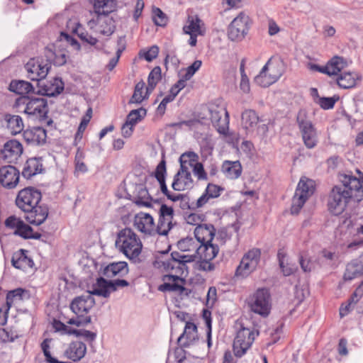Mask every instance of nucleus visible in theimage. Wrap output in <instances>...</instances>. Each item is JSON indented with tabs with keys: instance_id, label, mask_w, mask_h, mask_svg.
<instances>
[{
	"instance_id": "nucleus-1",
	"label": "nucleus",
	"mask_w": 363,
	"mask_h": 363,
	"mask_svg": "<svg viewBox=\"0 0 363 363\" xmlns=\"http://www.w3.org/2000/svg\"><path fill=\"white\" fill-rule=\"evenodd\" d=\"M338 178L344 189L340 186H335L331 189L328 199V210L335 216H338L344 211L351 199L357 202L363 200V188L360 180L354 176L345 174H340Z\"/></svg>"
},
{
	"instance_id": "nucleus-2",
	"label": "nucleus",
	"mask_w": 363,
	"mask_h": 363,
	"mask_svg": "<svg viewBox=\"0 0 363 363\" xmlns=\"http://www.w3.org/2000/svg\"><path fill=\"white\" fill-rule=\"evenodd\" d=\"M116 246L129 259L135 263L140 262L138 257L141 253L143 245L138 236L131 228H125L118 233Z\"/></svg>"
},
{
	"instance_id": "nucleus-3",
	"label": "nucleus",
	"mask_w": 363,
	"mask_h": 363,
	"mask_svg": "<svg viewBox=\"0 0 363 363\" xmlns=\"http://www.w3.org/2000/svg\"><path fill=\"white\" fill-rule=\"evenodd\" d=\"M202 125H208L211 123L217 131L226 135L229 128V114L224 107L211 105L201 109Z\"/></svg>"
},
{
	"instance_id": "nucleus-4",
	"label": "nucleus",
	"mask_w": 363,
	"mask_h": 363,
	"mask_svg": "<svg viewBox=\"0 0 363 363\" xmlns=\"http://www.w3.org/2000/svg\"><path fill=\"white\" fill-rule=\"evenodd\" d=\"M16 106L18 108L21 106H24L23 112L30 116L38 118L40 121L48 118V101L44 98L21 96L16 99Z\"/></svg>"
},
{
	"instance_id": "nucleus-5",
	"label": "nucleus",
	"mask_w": 363,
	"mask_h": 363,
	"mask_svg": "<svg viewBox=\"0 0 363 363\" xmlns=\"http://www.w3.org/2000/svg\"><path fill=\"white\" fill-rule=\"evenodd\" d=\"M296 123L305 146L308 149L314 148L318 143L317 130L308 118L306 110H299L296 116Z\"/></svg>"
},
{
	"instance_id": "nucleus-6",
	"label": "nucleus",
	"mask_w": 363,
	"mask_h": 363,
	"mask_svg": "<svg viewBox=\"0 0 363 363\" xmlns=\"http://www.w3.org/2000/svg\"><path fill=\"white\" fill-rule=\"evenodd\" d=\"M195 255H183L179 252L174 251L171 253V257L162 262L165 271L173 274H178L181 277L186 275L187 263L195 261Z\"/></svg>"
},
{
	"instance_id": "nucleus-7",
	"label": "nucleus",
	"mask_w": 363,
	"mask_h": 363,
	"mask_svg": "<svg viewBox=\"0 0 363 363\" xmlns=\"http://www.w3.org/2000/svg\"><path fill=\"white\" fill-rule=\"evenodd\" d=\"M271 296L266 288L258 289L248 300L251 311L262 317H267L271 310Z\"/></svg>"
},
{
	"instance_id": "nucleus-8",
	"label": "nucleus",
	"mask_w": 363,
	"mask_h": 363,
	"mask_svg": "<svg viewBox=\"0 0 363 363\" xmlns=\"http://www.w3.org/2000/svg\"><path fill=\"white\" fill-rule=\"evenodd\" d=\"M41 199V192L34 187L29 186L18 191L15 203L24 212L32 209L34 205L40 203Z\"/></svg>"
},
{
	"instance_id": "nucleus-9",
	"label": "nucleus",
	"mask_w": 363,
	"mask_h": 363,
	"mask_svg": "<svg viewBox=\"0 0 363 363\" xmlns=\"http://www.w3.org/2000/svg\"><path fill=\"white\" fill-rule=\"evenodd\" d=\"M249 16L243 12H240L235 17L228 28V38L232 41H241L249 30Z\"/></svg>"
},
{
	"instance_id": "nucleus-10",
	"label": "nucleus",
	"mask_w": 363,
	"mask_h": 363,
	"mask_svg": "<svg viewBox=\"0 0 363 363\" xmlns=\"http://www.w3.org/2000/svg\"><path fill=\"white\" fill-rule=\"evenodd\" d=\"M255 340V332L250 328L241 327L233 342V352L237 357H242Z\"/></svg>"
},
{
	"instance_id": "nucleus-11",
	"label": "nucleus",
	"mask_w": 363,
	"mask_h": 363,
	"mask_svg": "<svg viewBox=\"0 0 363 363\" xmlns=\"http://www.w3.org/2000/svg\"><path fill=\"white\" fill-rule=\"evenodd\" d=\"M261 257V250L258 248H253L249 250L242 258V260L237 267L235 274L237 276L245 277L255 271Z\"/></svg>"
},
{
	"instance_id": "nucleus-12",
	"label": "nucleus",
	"mask_w": 363,
	"mask_h": 363,
	"mask_svg": "<svg viewBox=\"0 0 363 363\" xmlns=\"http://www.w3.org/2000/svg\"><path fill=\"white\" fill-rule=\"evenodd\" d=\"M269 60L262 67L259 74L255 77V82L260 86L268 87L275 83L282 75L283 72L279 69V65L269 67L270 65Z\"/></svg>"
},
{
	"instance_id": "nucleus-13",
	"label": "nucleus",
	"mask_w": 363,
	"mask_h": 363,
	"mask_svg": "<svg viewBox=\"0 0 363 363\" xmlns=\"http://www.w3.org/2000/svg\"><path fill=\"white\" fill-rule=\"evenodd\" d=\"M199 340L197 326L192 322L186 323L184 332L178 337L177 344L179 348L175 350V353L184 352V349L190 347Z\"/></svg>"
},
{
	"instance_id": "nucleus-14",
	"label": "nucleus",
	"mask_w": 363,
	"mask_h": 363,
	"mask_svg": "<svg viewBox=\"0 0 363 363\" xmlns=\"http://www.w3.org/2000/svg\"><path fill=\"white\" fill-rule=\"evenodd\" d=\"M5 226L10 229H15L13 235L25 240L29 239L33 228L26 224L21 218L14 215L9 216L4 221Z\"/></svg>"
},
{
	"instance_id": "nucleus-15",
	"label": "nucleus",
	"mask_w": 363,
	"mask_h": 363,
	"mask_svg": "<svg viewBox=\"0 0 363 363\" xmlns=\"http://www.w3.org/2000/svg\"><path fill=\"white\" fill-rule=\"evenodd\" d=\"M50 64H43L38 60L30 59L25 65V69L28 72V77L31 81L44 79L50 69Z\"/></svg>"
},
{
	"instance_id": "nucleus-16",
	"label": "nucleus",
	"mask_w": 363,
	"mask_h": 363,
	"mask_svg": "<svg viewBox=\"0 0 363 363\" xmlns=\"http://www.w3.org/2000/svg\"><path fill=\"white\" fill-rule=\"evenodd\" d=\"M19 170L14 166L4 165L0 167V184L6 189L15 188L19 182Z\"/></svg>"
},
{
	"instance_id": "nucleus-17",
	"label": "nucleus",
	"mask_w": 363,
	"mask_h": 363,
	"mask_svg": "<svg viewBox=\"0 0 363 363\" xmlns=\"http://www.w3.org/2000/svg\"><path fill=\"white\" fill-rule=\"evenodd\" d=\"M95 305V300L91 293L74 298L70 303V308L77 315L86 314Z\"/></svg>"
},
{
	"instance_id": "nucleus-18",
	"label": "nucleus",
	"mask_w": 363,
	"mask_h": 363,
	"mask_svg": "<svg viewBox=\"0 0 363 363\" xmlns=\"http://www.w3.org/2000/svg\"><path fill=\"white\" fill-rule=\"evenodd\" d=\"M43 79L35 80L37 82L38 90H35L34 94H37L41 96H47L55 97L60 94L64 90V82L61 79L57 77L54 78L53 83L50 86L46 85L42 82Z\"/></svg>"
},
{
	"instance_id": "nucleus-19",
	"label": "nucleus",
	"mask_w": 363,
	"mask_h": 363,
	"mask_svg": "<svg viewBox=\"0 0 363 363\" xmlns=\"http://www.w3.org/2000/svg\"><path fill=\"white\" fill-rule=\"evenodd\" d=\"M26 213L25 219L32 225H40L47 219L49 213V208L46 204L34 205L33 208Z\"/></svg>"
},
{
	"instance_id": "nucleus-20",
	"label": "nucleus",
	"mask_w": 363,
	"mask_h": 363,
	"mask_svg": "<svg viewBox=\"0 0 363 363\" xmlns=\"http://www.w3.org/2000/svg\"><path fill=\"white\" fill-rule=\"evenodd\" d=\"M134 225L138 230L146 235H155L157 234L154 219L149 213L143 212L138 213L134 218Z\"/></svg>"
},
{
	"instance_id": "nucleus-21",
	"label": "nucleus",
	"mask_w": 363,
	"mask_h": 363,
	"mask_svg": "<svg viewBox=\"0 0 363 363\" xmlns=\"http://www.w3.org/2000/svg\"><path fill=\"white\" fill-rule=\"evenodd\" d=\"M162 281L164 283L158 287V290L160 291H179L182 293L186 289L182 285L184 283V279L178 274H165L162 276Z\"/></svg>"
},
{
	"instance_id": "nucleus-22",
	"label": "nucleus",
	"mask_w": 363,
	"mask_h": 363,
	"mask_svg": "<svg viewBox=\"0 0 363 363\" xmlns=\"http://www.w3.org/2000/svg\"><path fill=\"white\" fill-rule=\"evenodd\" d=\"M23 153V146L16 140L7 141L1 150L3 159L8 163L14 162Z\"/></svg>"
},
{
	"instance_id": "nucleus-23",
	"label": "nucleus",
	"mask_w": 363,
	"mask_h": 363,
	"mask_svg": "<svg viewBox=\"0 0 363 363\" xmlns=\"http://www.w3.org/2000/svg\"><path fill=\"white\" fill-rule=\"evenodd\" d=\"M29 251L24 249H20L14 252L11 257L12 266L18 269L26 271L28 269L33 268L34 262L33 259L28 256Z\"/></svg>"
},
{
	"instance_id": "nucleus-24",
	"label": "nucleus",
	"mask_w": 363,
	"mask_h": 363,
	"mask_svg": "<svg viewBox=\"0 0 363 363\" xmlns=\"http://www.w3.org/2000/svg\"><path fill=\"white\" fill-rule=\"evenodd\" d=\"M23 137L28 144L41 145L46 142L47 133L43 128L35 126L24 130Z\"/></svg>"
},
{
	"instance_id": "nucleus-25",
	"label": "nucleus",
	"mask_w": 363,
	"mask_h": 363,
	"mask_svg": "<svg viewBox=\"0 0 363 363\" xmlns=\"http://www.w3.org/2000/svg\"><path fill=\"white\" fill-rule=\"evenodd\" d=\"M194 236L199 244L212 242L216 235V228L212 224L198 225L194 230Z\"/></svg>"
},
{
	"instance_id": "nucleus-26",
	"label": "nucleus",
	"mask_w": 363,
	"mask_h": 363,
	"mask_svg": "<svg viewBox=\"0 0 363 363\" xmlns=\"http://www.w3.org/2000/svg\"><path fill=\"white\" fill-rule=\"evenodd\" d=\"M128 272V266L125 262L110 263L101 271L102 274L108 278H112L116 276L123 277L126 276Z\"/></svg>"
},
{
	"instance_id": "nucleus-27",
	"label": "nucleus",
	"mask_w": 363,
	"mask_h": 363,
	"mask_svg": "<svg viewBox=\"0 0 363 363\" xmlns=\"http://www.w3.org/2000/svg\"><path fill=\"white\" fill-rule=\"evenodd\" d=\"M86 352V345L80 341L72 342L65 351V355L69 359L77 362L82 359Z\"/></svg>"
},
{
	"instance_id": "nucleus-28",
	"label": "nucleus",
	"mask_w": 363,
	"mask_h": 363,
	"mask_svg": "<svg viewBox=\"0 0 363 363\" xmlns=\"http://www.w3.org/2000/svg\"><path fill=\"white\" fill-rule=\"evenodd\" d=\"M194 186V180L191 177V172L177 173L172 184V188L174 191H181L185 189H191Z\"/></svg>"
},
{
	"instance_id": "nucleus-29",
	"label": "nucleus",
	"mask_w": 363,
	"mask_h": 363,
	"mask_svg": "<svg viewBox=\"0 0 363 363\" xmlns=\"http://www.w3.org/2000/svg\"><path fill=\"white\" fill-rule=\"evenodd\" d=\"M43 171L41 158L32 157L28 159L24 164L22 175L26 179H30L37 174L43 173Z\"/></svg>"
},
{
	"instance_id": "nucleus-30",
	"label": "nucleus",
	"mask_w": 363,
	"mask_h": 363,
	"mask_svg": "<svg viewBox=\"0 0 363 363\" xmlns=\"http://www.w3.org/2000/svg\"><path fill=\"white\" fill-rule=\"evenodd\" d=\"M9 90L21 96H28V94L35 93L33 85L25 80L13 79L9 84Z\"/></svg>"
},
{
	"instance_id": "nucleus-31",
	"label": "nucleus",
	"mask_w": 363,
	"mask_h": 363,
	"mask_svg": "<svg viewBox=\"0 0 363 363\" xmlns=\"http://www.w3.org/2000/svg\"><path fill=\"white\" fill-rule=\"evenodd\" d=\"M219 252L218 245L213 244L212 242H206L199 245L197 247V252L194 254L196 258L203 259L207 260L213 259Z\"/></svg>"
},
{
	"instance_id": "nucleus-32",
	"label": "nucleus",
	"mask_w": 363,
	"mask_h": 363,
	"mask_svg": "<svg viewBox=\"0 0 363 363\" xmlns=\"http://www.w3.org/2000/svg\"><path fill=\"white\" fill-rule=\"evenodd\" d=\"M135 191H137V194L133 201L138 206L150 207L152 201L155 203H160L159 199H152L147 189L143 184L137 185Z\"/></svg>"
},
{
	"instance_id": "nucleus-33",
	"label": "nucleus",
	"mask_w": 363,
	"mask_h": 363,
	"mask_svg": "<svg viewBox=\"0 0 363 363\" xmlns=\"http://www.w3.org/2000/svg\"><path fill=\"white\" fill-rule=\"evenodd\" d=\"M362 275H363V262L358 257L347 264L344 279L346 281H350Z\"/></svg>"
},
{
	"instance_id": "nucleus-34",
	"label": "nucleus",
	"mask_w": 363,
	"mask_h": 363,
	"mask_svg": "<svg viewBox=\"0 0 363 363\" xmlns=\"http://www.w3.org/2000/svg\"><path fill=\"white\" fill-rule=\"evenodd\" d=\"M111 280H107L102 277L96 279V284L93 285L92 291H89L91 295H96L108 298L110 296Z\"/></svg>"
},
{
	"instance_id": "nucleus-35",
	"label": "nucleus",
	"mask_w": 363,
	"mask_h": 363,
	"mask_svg": "<svg viewBox=\"0 0 363 363\" xmlns=\"http://www.w3.org/2000/svg\"><path fill=\"white\" fill-rule=\"evenodd\" d=\"M29 298L30 293L26 289L22 288H17L13 290L9 291L6 294V300L7 311L9 310V308L14 303L18 301H22L25 299Z\"/></svg>"
},
{
	"instance_id": "nucleus-36",
	"label": "nucleus",
	"mask_w": 363,
	"mask_h": 363,
	"mask_svg": "<svg viewBox=\"0 0 363 363\" xmlns=\"http://www.w3.org/2000/svg\"><path fill=\"white\" fill-rule=\"evenodd\" d=\"M4 121L6 122V127L12 135L20 133L23 130V123L21 116L6 113Z\"/></svg>"
},
{
	"instance_id": "nucleus-37",
	"label": "nucleus",
	"mask_w": 363,
	"mask_h": 363,
	"mask_svg": "<svg viewBox=\"0 0 363 363\" xmlns=\"http://www.w3.org/2000/svg\"><path fill=\"white\" fill-rule=\"evenodd\" d=\"M359 78V74L356 72H345L337 77L336 81L340 87L350 89L356 85V82Z\"/></svg>"
},
{
	"instance_id": "nucleus-38",
	"label": "nucleus",
	"mask_w": 363,
	"mask_h": 363,
	"mask_svg": "<svg viewBox=\"0 0 363 363\" xmlns=\"http://www.w3.org/2000/svg\"><path fill=\"white\" fill-rule=\"evenodd\" d=\"M116 8V2L114 0H94V9L99 15L108 16Z\"/></svg>"
},
{
	"instance_id": "nucleus-39",
	"label": "nucleus",
	"mask_w": 363,
	"mask_h": 363,
	"mask_svg": "<svg viewBox=\"0 0 363 363\" xmlns=\"http://www.w3.org/2000/svg\"><path fill=\"white\" fill-rule=\"evenodd\" d=\"M222 170L228 178L237 179L242 173V166L239 161H225L222 165Z\"/></svg>"
},
{
	"instance_id": "nucleus-40",
	"label": "nucleus",
	"mask_w": 363,
	"mask_h": 363,
	"mask_svg": "<svg viewBox=\"0 0 363 363\" xmlns=\"http://www.w3.org/2000/svg\"><path fill=\"white\" fill-rule=\"evenodd\" d=\"M259 121V118L253 110H245L242 113V124L248 130H253Z\"/></svg>"
},
{
	"instance_id": "nucleus-41",
	"label": "nucleus",
	"mask_w": 363,
	"mask_h": 363,
	"mask_svg": "<svg viewBox=\"0 0 363 363\" xmlns=\"http://www.w3.org/2000/svg\"><path fill=\"white\" fill-rule=\"evenodd\" d=\"M286 254L282 250H279L277 253L279 267L285 277H288L296 272L298 267L295 264L286 262Z\"/></svg>"
},
{
	"instance_id": "nucleus-42",
	"label": "nucleus",
	"mask_w": 363,
	"mask_h": 363,
	"mask_svg": "<svg viewBox=\"0 0 363 363\" xmlns=\"http://www.w3.org/2000/svg\"><path fill=\"white\" fill-rule=\"evenodd\" d=\"M159 219L156 226V233L160 235H167L174 227L173 220L162 214H158Z\"/></svg>"
},
{
	"instance_id": "nucleus-43",
	"label": "nucleus",
	"mask_w": 363,
	"mask_h": 363,
	"mask_svg": "<svg viewBox=\"0 0 363 363\" xmlns=\"http://www.w3.org/2000/svg\"><path fill=\"white\" fill-rule=\"evenodd\" d=\"M328 75H337L346 66L347 62L342 57L335 56L328 63Z\"/></svg>"
},
{
	"instance_id": "nucleus-44",
	"label": "nucleus",
	"mask_w": 363,
	"mask_h": 363,
	"mask_svg": "<svg viewBox=\"0 0 363 363\" xmlns=\"http://www.w3.org/2000/svg\"><path fill=\"white\" fill-rule=\"evenodd\" d=\"M199 245V243L196 239L186 237L178 241L177 247L182 252H195L194 254H196Z\"/></svg>"
},
{
	"instance_id": "nucleus-45",
	"label": "nucleus",
	"mask_w": 363,
	"mask_h": 363,
	"mask_svg": "<svg viewBox=\"0 0 363 363\" xmlns=\"http://www.w3.org/2000/svg\"><path fill=\"white\" fill-rule=\"evenodd\" d=\"M185 158H189V165L191 167L193 165V162H196L199 157L194 152H186L183 153L179 157L180 168L177 172V173H180V174L191 172L186 165L188 161L185 160Z\"/></svg>"
},
{
	"instance_id": "nucleus-46",
	"label": "nucleus",
	"mask_w": 363,
	"mask_h": 363,
	"mask_svg": "<svg viewBox=\"0 0 363 363\" xmlns=\"http://www.w3.org/2000/svg\"><path fill=\"white\" fill-rule=\"evenodd\" d=\"M146 113L147 111L143 108L132 110L127 116L126 125H130L133 127L146 116Z\"/></svg>"
},
{
	"instance_id": "nucleus-47",
	"label": "nucleus",
	"mask_w": 363,
	"mask_h": 363,
	"mask_svg": "<svg viewBox=\"0 0 363 363\" xmlns=\"http://www.w3.org/2000/svg\"><path fill=\"white\" fill-rule=\"evenodd\" d=\"M74 32L80 38L84 46L89 45L95 46L96 49H100V48L97 45L99 40L96 38L90 35L86 31L82 30L81 28H76L74 30Z\"/></svg>"
},
{
	"instance_id": "nucleus-48",
	"label": "nucleus",
	"mask_w": 363,
	"mask_h": 363,
	"mask_svg": "<svg viewBox=\"0 0 363 363\" xmlns=\"http://www.w3.org/2000/svg\"><path fill=\"white\" fill-rule=\"evenodd\" d=\"M295 192L298 193V194L306 196V199H308L313 193V181L310 179L306 181L301 179Z\"/></svg>"
},
{
	"instance_id": "nucleus-49",
	"label": "nucleus",
	"mask_w": 363,
	"mask_h": 363,
	"mask_svg": "<svg viewBox=\"0 0 363 363\" xmlns=\"http://www.w3.org/2000/svg\"><path fill=\"white\" fill-rule=\"evenodd\" d=\"M145 86V84L143 80L136 84L133 94L129 101V104H140L145 99H146V96H143V90Z\"/></svg>"
},
{
	"instance_id": "nucleus-50",
	"label": "nucleus",
	"mask_w": 363,
	"mask_h": 363,
	"mask_svg": "<svg viewBox=\"0 0 363 363\" xmlns=\"http://www.w3.org/2000/svg\"><path fill=\"white\" fill-rule=\"evenodd\" d=\"M152 20L155 25L163 27L167 24L168 17L160 8L154 7L152 9Z\"/></svg>"
},
{
	"instance_id": "nucleus-51",
	"label": "nucleus",
	"mask_w": 363,
	"mask_h": 363,
	"mask_svg": "<svg viewBox=\"0 0 363 363\" xmlns=\"http://www.w3.org/2000/svg\"><path fill=\"white\" fill-rule=\"evenodd\" d=\"M306 196L298 194V193L295 192V194L293 197L292 205L291 208V212L292 214H298L303 206L304 203L307 201Z\"/></svg>"
},
{
	"instance_id": "nucleus-52",
	"label": "nucleus",
	"mask_w": 363,
	"mask_h": 363,
	"mask_svg": "<svg viewBox=\"0 0 363 363\" xmlns=\"http://www.w3.org/2000/svg\"><path fill=\"white\" fill-rule=\"evenodd\" d=\"M202 117L201 111L198 113L196 118L187 121H182L179 123H176L172 124V126L182 128L183 125L187 126L189 130H194L198 128L199 124L202 125V121L201 119Z\"/></svg>"
},
{
	"instance_id": "nucleus-53",
	"label": "nucleus",
	"mask_w": 363,
	"mask_h": 363,
	"mask_svg": "<svg viewBox=\"0 0 363 363\" xmlns=\"http://www.w3.org/2000/svg\"><path fill=\"white\" fill-rule=\"evenodd\" d=\"M152 175L157 179V182L166 180L167 167L164 156L162 157L159 164L157 165L156 169Z\"/></svg>"
},
{
	"instance_id": "nucleus-54",
	"label": "nucleus",
	"mask_w": 363,
	"mask_h": 363,
	"mask_svg": "<svg viewBox=\"0 0 363 363\" xmlns=\"http://www.w3.org/2000/svg\"><path fill=\"white\" fill-rule=\"evenodd\" d=\"M162 79V71L159 66L154 67L150 72L147 78V84L150 89H155L157 84Z\"/></svg>"
},
{
	"instance_id": "nucleus-55",
	"label": "nucleus",
	"mask_w": 363,
	"mask_h": 363,
	"mask_svg": "<svg viewBox=\"0 0 363 363\" xmlns=\"http://www.w3.org/2000/svg\"><path fill=\"white\" fill-rule=\"evenodd\" d=\"M200 22L201 20L196 18L195 20L192 19L189 21V24L183 27V31L186 34L198 33L201 35L200 30Z\"/></svg>"
},
{
	"instance_id": "nucleus-56",
	"label": "nucleus",
	"mask_w": 363,
	"mask_h": 363,
	"mask_svg": "<svg viewBox=\"0 0 363 363\" xmlns=\"http://www.w3.org/2000/svg\"><path fill=\"white\" fill-rule=\"evenodd\" d=\"M193 168V172L196 177H197L199 180H205L208 179L207 173L206 172L203 165L202 163L197 162V160L193 162V165L191 166Z\"/></svg>"
},
{
	"instance_id": "nucleus-57",
	"label": "nucleus",
	"mask_w": 363,
	"mask_h": 363,
	"mask_svg": "<svg viewBox=\"0 0 363 363\" xmlns=\"http://www.w3.org/2000/svg\"><path fill=\"white\" fill-rule=\"evenodd\" d=\"M90 118H91V116H89V117L88 118H86V117H84L82 119L80 124L78 127V129L77 130V133H75V135H74V145H77L78 142L82 139L83 133H84L85 129L86 128V126L90 121Z\"/></svg>"
},
{
	"instance_id": "nucleus-58",
	"label": "nucleus",
	"mask_w": 363,
	"mask_h": 363,
	"mask_svg": "<svg viewBox=\"0 0 363 363\" xmlns=\"http://www.w3.org/2000/svg\"><path fill=\"white\" fill-rule=\"evenodd\" d=\"M72 335H74L77 337L82 336L86 340L89 341V342L94 341L96 337V333H94V332H91L89 330H84V329H81V330L74 329V330H72Z\"/></svg>"
},
{
	"instance_id": "nucleus-59",
	"label": "nucleus",
	"mask_w": 363,
	"mask_h": 363,
	"mask_svg": "<svg viewBox=\"0 0 363 363\" xmlns=\"http://www.w3.org/2000/svg\"><path fill=\"white\" fill-rule=\"evenodd\" d=\"M338 99V96L335 97V96L333 97H320L318 99V104L325 110L330 109L334 107Z\"/></svg>"
},
{
	"instance_id": "nucleus-60",
	"label": "nucleus",
	"mask_w": 363,
	"mask_h": 363,
	"mask_svg": "<svg viewBox=\"0 0 363 363\" xmlns=\"http://www.w3.org/2000/svg\"><path fill=\"white\" fill-rule=\"evenodd\" d=\"M201 65V60H195L190 66H189L186 69V73L184 74V79H190L194 75V74L200 69Z\"/></svg>"
},
{
	"instance_id": "nucleus-61",
	"label": "nucleus",
	"mask_w": 363,
	"mask_h": 363,
	"mask_svg": "<svg viewBox=\"0 0 363 363\" xmlns=\"http://www.w3.org/2000/svg\"><path fill=\"white\" fill-rule=\"evenodd\" d=\"M91 322V318L90 315L83 316V315H77V318H70L67 323L69 325H75L78 327L79 326H85L87 324Z\"/></svg>"
},
{
	"instance_id": "nucleus-62",
	"label": "nucleus",
	"mask_w": 363,
	"mask_h": 363,
	"mask_svg": "<svg viewBox=\"0 0 363 363\" xmlns=\"http://www.w3.org/2000/svg\"><path fill=\"white\" fill-rule=\"evenodd\" d=\"M224 189L218 185L209 183L206 189V192L212 199L218 198Z\"/></svg>"
},
{
	"instance_id": "nucleus-63",
	"label": "nucleus",
	"mask_w": 363,
	"mask_h": 363,
	"mask_svg": "<svg viewBox=\"0 0 363 363\" xmlns=\"http://www.w3.org/2000/svg\"><path fill=\"white\" fill-rule=\"evenodd\" d=\"M53 328L56 331L61 332L62 334L67 335H72V330H74V328H72L65 323H62L60 320H55L53 322Z\"/></svg>"
},
{
	"instance_id": "nucleus-64",
	"label": "nucleus",
	"mask_w": 363,
	"mask_h": 363,
	"mask_svg": "<svg viewBox=\"0 0 363 363\" xmlns=\"http://www.w3.org/2000/svg\"><path fill=\"white\" fill-rule=\"evenodd\" d=\"M204 217L203 215L192 213L186 218V220L188 224L198 226V225L202 224L201 222L203 221Z\"/></svg>"
}]
</instances>
